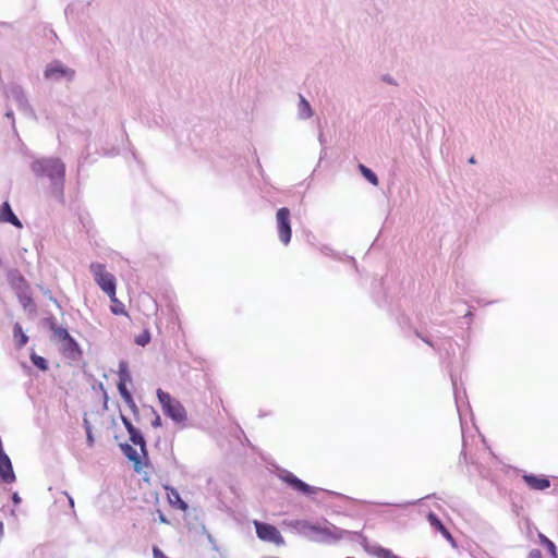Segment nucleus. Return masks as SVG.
<instances>
[{"mask_svg":"<svg viewBox=\"0 0 558 558\" xmlns=\"http://www.w3.org/2000/svg\"><path fill=\"white\" fill-rule=\"evenodd\" d=\"M32 169L37 175H46L62 186L65 175V166L59 158H47L36 160L32 163Z\"/></svg>","mask_w":558,"mask_h":558,"instance_id":"obj_1","label":"nucleus"},{"mask_svg":"<svg viewBox=\"0 0 558 558\" xmlns=\"http://www.w3.org/2000/svg\"><path fill=\"white\" fill-rule=\"evenodd\" d=\"M157 397L167 416L177 423H184L186 421V410L179 400L172 398L170 393L162 389L157 390Z\"/></svg>","mask_w":558,"mask_h":558,"instance_id":"obj_2","label":"nucleus"},{"mask_svg":"<svg viewBox=\"0 0 558 558\" xmlns=\"http://www.w3.org/2000/svg\"><path fill=\"white\" fill-rule=\"evenodd\" d=\"M89 269L95 282L101 291L109 298L114 296V293L117 292V280L111 272L107 271L106 266L100 263H92Z\"/></svg>","mask_w":558,"mask_h":558,"instance_id":"obj_3","label":"nucleus"},{"mask_svg":"<svg viewBox=\"0 0 558 558\" xmlns=\"http://www.w3.org/2000/svg\"><path fill=\"white\" fill-rule=\"evenodd\" d=\"M253 524L256 530V535L260 541L272 543L277 546H281L284 544L283 536L275 525L264 523L257 520H255Z\"/></svg>","mask_w":558,"mask_h":558,"instance_id":"obj_4","label":"nucleus"},{"mask_svg":"<svg viewBox=\"0 0 558 558\" xmlns=\"http://www.w3.org/2000/svg\"><path fill=\"white\" fill-rule=\"evenodd\" d=\"M276 220L279 239L284 245H288L292 236L290 210L287 207L279 208Z\"/></svg>","mask_w":558,"mask_h":558,"instance_id":"obj_5","label":"nucleus"},{"mask_svg":"<svg viewBox=\"0 0 558 558\" xmlns=\"http://www.w3.org/2000/svg\"><path fill=\"white\" fill-rule=\"evenodd\" d=\"M280 478L292 489L303 495H314L318 490V488L307 485L291 472H284L280 475Z\"/></svg>","mask_w":558,"mask_h":558,"instance_id":"obj_6","label":"nucleus"},{"mask_svg":"<svg viewBox=\"0 0 558 558\" xmlns=\"http://www.w3.org/2000/svg\"><path fill=\"white\" fill-rule=\"evenodd\" d=\"M53 335L63 344L64 352L72 353V352L78 351V344L71 337V335L69 333V331L65 328H62V327L53 328Z\"/></svg>","mask_w":558,"mask_h":558,"instance_id":"obj_7","label":"nucleus"},{"mask_svg":"<svg viewBox=\"0 0 558 558\" xmlns=\"http://www.w3.org/2000/svg\"><path fill=\"white\" fill-rule=\"evenodd\" d=\"M524 483L533 490H545L550 487V481L546 476H537L534 474H524L522 476Z\"/></svg>","mask_w":558,"mask_h":558,"instance_id":"obj_8","label":"nucleus"},{"mask_svg":"<svg viewBox=\"0 0 558 558\" xmlns=\"http://www.w3.org/2000/svg\"><path fill=\"white\" fill-rule=\"evenodd\" d=\"M0 478L8 484L15 481L12 463L7 454L0 456Z\"/></svg>","mask_w":558,"mask_h":558,"instance_id":"obj_9","label":"nucleus"},{"mask_svg":"<svg viewBox=\"0 0 558 558\" xmlns=\"http://www.w3.org/2000/svg\"><path fill=\"white\" fill-rule=\"evenodd\" d=\"M0 221L1 222H10L15 227L21 228L22 223L19 218L14 215L11 209V206L8 202H4L0 207Z\"/></svg>","mask_w":558,"mask_h":558,"instance_id":"obj_10","label":"nucleus"},{"mask_svg":"<svg viewBox=\"0 0 558 558\" xmlns=\"http://www.w3.org/2000/svg\"><path fill=\"white\" fill-rule=\"evenodd\" d=\"M122 450L128 459L134 463V470L140 473L143 470V463L137 451L130 445H124Z\"/></svg>","mask_w":558,"mask_h":558,"instance_id":"obj_11","label":"nucleus"},{"mask_svg":"<svg viewBox=\"0 0 558 558\" xmlns=\"http://www.w3.org/2000/svg\"><path fill=\"white\" fill-rule=\"evenodd\" d=\"M427 519H428V522L430 523V525H433L437 531H439L444 535V537H446V539H448L451 543L454 542L451 533L442 524V522L438 519V517L436 514L429 513Z\"/></svg>","mask_w":558,"mask_h":558,"instance_id":"obj_12","label":"nucleus"},{"mask_svg":"<svg viewBox=\"0 0 558 558\" xmlns=\"http://www.w3.org/2000/svg\"><path fill=\"white\" fill-rule=\"evenodd\" d=\"M13 336L17 348H23L28 341V337L24 333L23 328L19 323L13 327Z\"/></svg>","mask_w":558,"mask_h":558,"instance_id":"obj_13","label":"nucleus"},{"mask_svg":"<svg viewBox=\"0 0 558 558\" xmlns=\"http://www.w3.org/2000/svg\"><path fill=\"white\" fill-rule=\"evenodd\" d=\"M9 280H10L11 284L19 290H25L28 288L26 280L16 270L11 271L9 274Z\"/></svg>","mask_w":558,"mask_h":558,"instance_id":"obj_14","label":"nucleus"},{"mask_svg":"<svg viewBox=\"0 0 558 558\" xmlns=\"http://www.w3.org/2000/svg\"><path fill=\"white\" fill-rule=\"evenodd\" d=\"M118 390L122 397V399L124 400V402L130 407V408H135V402L133 400V397L131 395V392L129 391L128 387H126V384L123 383V381H119L118 383Z\"/></svg>","mask_w":558,"mask_h":558,"instance_id":"obj_15","label":"nucleus"},{"mask_svg":"<svg viewBox=\"0 0 558 558\" xmlns=\"http://www.w3.org/2000/svg\"><path fill=\"white\" fill-rule=\"evenodd\" d=\"M371 554L377 558H400L399 556L395 555L390 549L381 546H374L371 549Z\"/></svg>","mask_w":558,"mask_h":558,"instance_id":"obj_16","label":"nucleus"},{"mask_svg":"<svg viewBox=\"0 0 558 558\" xmlns=\"http://www.w3.org/2000/svg\"><path fill=\"white\" fill-rule=\"evenodd\" d=\"M109 299L111 301L110 310L114 315H128L124 304L117 298V292L114 293V296Z\"/></svg>","mask_w":558,"mask_h":558,"instance_id":"obj_17","label":"nucleus"},{"mask_svg":"<svg viewBox=\"0 0 558 558\" xmlns=\"http://www.w3.org/2000/svg\"><path fill=\"white\" fill-rule=\"evenodd\" d=\"M168 498H169V501L172 505L178 506L179 509L186 510L187 505L181 499L179 493L175 489H173V488L170 489V492L168 493Z\"/></svg>","mask_w":558,"mask_h":558,"instance_id":"obj_18","label":"nucleus"},{"mask_svg":"<svg viewBox=\"0 0 558 558\" xmlns=\"http://www.w3.org/2000/svg\"><path fill=\"white\" fill-rule=\"evenodd\" d=\"M359 170L363 174V177L373 185H378V178L369 168H367L364 165H360Z\"/></svg>","mask_w":558,"mask_h":558,"instance_id":"obj_19","label":"nucleus"},{"mask_svg":"<svg viewBox=\"0 0 558 558\" xmlns=\"http://www.w3.org/2000/svg\"><path fill=\"white\" fill-rule=\"evenodd\" d=\"M130 434V440L134 444V445H138L141 446L142 450L145 449V440L141 434V432L136 428H134L132 432L129 433Z\"/></svg>","mask_w":558,"mask_h":558,"instance_id":"obj_20","label":"nucleus"},{"mask_svg":"<svg viewBox=\"0 0 558 558\" xmlns=\"http://www.w3.org/2000/svg\"><path fill=\"white\" fill-rule=\"evenodd\" d=\"M313 112H312V109H311V106L308 104V101L301 96V99H300V116L302 118H310L312 117Z\"/></svg>","mask_w":558,"mask_h":558,"instance_id":"obj_21","label":"nucleus"},{"mask_svg":"<svg viewBox=\"0 0 558 558\" xmlns=\"http://www.w3.org/2000/svg\"><path fill=\"white\" fill-rule=\"evenodd\" d=\"M32 362L35 366H37L41 371H46L48 368V363L45 357L33 354L32 355Z\"/></svg>","mask_w":558,"mask_h":558,"instance_id":"obj_22","label":"nucleus"},{"mask_svg":"<svg viewBox=\"0 0 558 558\" xmlns=\"http://www.w3.org/2000/svg\"><path fill=\"white\" fill-rule=\"evenodd\" d=\"M539 539H541L542 544H544L548 548L551 556L557 557V549H556L555 544L543 534H539Z\"/></svg>","mask_w":558,"mask_h":558,"instance_id":"obj_23","label":"nucleus"},{"mask_svg":"<svg viewBox=\"0 0 558 558\" xmlns=\"http://www.w3.org/2000/svg\"><path fill=\"white\" fill-rule=\"evenodd\" d=\"M150 341V333L148 330H144L142 333H140L136 339H135V342L138 344V345H146L147 343H149Z\"/></svg>","mask_w":558,"mask_h":558,"instance_id":"obj_24","label":"nucleus"},{"mask_svg":"<svg viewBox=\"0 0 558 558\" xmlns=\"http://www.w3.org/2000/svg\"><path fill=\"white\" fill-rule=\"evenodd\" d=\"M65 70L61 69L60 66H49L45 71L46 77H52L57 74H65Z\"/></svg>","mask_w":558,"mask_h":558,"instance_id":"obj_25","label":"nucleus"},{"mask_svg":"<svg viewBox=\"0 0 558 558\" xmlns=\"http://www.w3.org/2000/svg\"><path fill=\"white\" fill-rule=\"evenodd\" d=\"M84 427L86 430L88 446L92 447L94 445V437L92 434V426L86 417L84 418Z\"/></svg>","mask_w":558,"mask_h":558,"instance_id":"obj_26","label":"nucleus"},{"mask_svg":"<svg viewBox=\"0 0 558 558\" xmlns=\"http://www.w3.org/2000/svg\"><path fill=\"white\" fill-rule=\"evenodd\" d=\"M119 377H120L119 381H123L125 384L131 381V376L128 373V371H125V369H121Z\"/></svg>","mask_w":558,"mask_h":558,"instance_id":"obj_27","label":"nucleus"},{"mask_svg":"<svg viewBox=\"0 0 558 558\" xmlns=\"http://www.w3.org/2000/svg\"><path fill=\"white\" fill-rule=\"evenodd\" d=\"M153 556L154 558H169L157 546L153 547Z\"/></svg>","mask_w":558,"mask_h":558,"instance_id":"obj_28","label":"nucleus"},{"mask_svg":"<svg viewBox=\"0 0 558 558\" xmlns=\"http://www.w3.org/2000/svg\"><path fill=\"white\" fill-rule=\"evenodd\" d=\"M122 422H123V424L126 427L129 433L132 432L135 428L128 417L122 416Z\"/></svg>","mask_w":558,"mask_h":558,"instance_id":"obj_29","label":"nucleus"},{"mask_svg":"<svg viewBox=\"0 0 558 558\" xmlns=\"http://www.w3.org/2000/svg\"><path fill=\"white\" fill-rule=\"evenodd\" d=\"M529 558H543L542 553L538 549H533L529 554Z\"/></svg>","mask_w":558,"mask_h":558,"instance_id":"obj_30","label":"nucleus"},{"mask_svg":"<svg viewBox=\"0 0 558 558\" xmlns=\"http://www.w3.org/2000/svg\"><path fill=\"white\" fill-rule=\"evenodd\" d=\"M65 496H66V498L69 499V504H70L71 508H73V507H74V501H73V499H72L70 496H68L66 494H65Z\"/></svg>","mask_w":558,"mask_h":558,"instance_id":"obj_31","label":"nucleus"},{"mask_svg":"<svg viewBox=\"0 0 558 558\" xmlns=\"http://www.w3.org/2000/svg\"><path fill=\"white\" fill-rule=\"evenodd\" d=\"M160 424V421H159V417L156 420V422L154 423L155 426H158Z\"/></svg>","mask_w":558,"mask_h":558,"instance_id":"obj_32","label":"nucleus"},{"mask_svg":"<svg viewBox=\"0 0 558 558\" xmlns=\"http://www.w3.org/2000/svg\"><path fill=\"white\" fill-rule=\"evenodd\" d=\"M470 162H471V163H475V160H474V158H473V157L470 159Z\"/></svg>","mask_w":558,"mask_h":558,"instance_id":"obj_33","label":"nucleus"},{"mask_svg":"<svg viewBox=\"0 0 558 558\" xmlns=\"http://www.w3.org/2000/svg\"><path fill=\"white\" fill-rule=\"evenodd\" d=\"M160 520H161L162 522H167V521H166V519H165L162 515H160Z\"/></svg>","mask_w":558,"mask_h":558,"instance_id":"obj_34","label":"nucleus"},{"mask_svg":"<svg viewBox=\"0 0 558 558\" xmlns=\"http://www.w3.org/2000/svg\"><path fill=\"white\" fill-rule=\"evenodd\" d=\"M347 558H354V557H347Z\"/></svg>","mask_w":558,"mask_h":558,"instance_id":"obj_35","label":"nucleus"}]
</instances>
